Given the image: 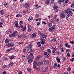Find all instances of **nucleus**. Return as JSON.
Listing matches in <instances>:
<instances>
[{
    "mask_svg": "<svg viewBox=\"0 0 74 74\" xmlns=\"http://www.w3.org/2000/svg\"><path fill=\"white\" fill-rule=\"evenodd\" d=\"M27 59L28 60V63L29 64H31V63L33 62V59H34V56H33V53H30V54L27 57Z\"/></svg>",
    "mask_w": 74,
    "mask_h": 74,
    "instance_id": "nucleus-1",
    "label": "nucleus"
},
{
    "mask_svg": "<svg viewBox=\"0 0 74 74\" xmlns=\"http://www.w3.org/2000/svg\"><path fill=\"white\" fill-rule=\"evenodd\" d=\"M66 12V13L68 14L67 16L69 18L70 15L71 16H72V15H73V13L72 12V9H70V8H68Z\"/></svg>",
    "mask_w": 74,
    "mask_h": 74,
    "instance_id": "nucleus-2",
    "label": "nucleus"
},
{
    "mask_svg": "<svg viewBox=\"0 0 74 74\" xmlns=\"http://www.w3.org/2000/svg\"><path fill=\"white\" fill-rule=\"evenodd\" d=\"M7 47H14V44L12 43H9L6 45Z\"/></svg>",
    "mask_w": 74,
    "mask_h": 74,
    "instance_id": "nucleus-3",
    "label": "nucleus"
},
{
    "mask_svg": "<svg viewBox=\"0 0 74 74\" xmlns=\"http://www.w3.org/2000/svg\"><path fill=\"white\" fill-rule=\"evenodd\" d=\"M60 16L61 19L65 18V14L64 13H61L60 14Z\"/></svg>",
    "mask_w": 74,
    "mask_h": 74,
    "instance_id": "nucleus-4",
    "label": "nucleus"
},
{
    "mask_svg": "<svg viewBox=\"0 0 74 74\" xmlns=\"http://www.w3.org/2000/svg\"><path fill=\"white\" fill-rule=\"evenodd\" d=\"M58 2L59 4H60L61 5H62V6L63 7V8H65L66 7V5L64 4V3H63V4H62V3H61V2L62 1H61V0H58Z\"/></svg>",
    "mask_w": 74,
    "mask_h": 74,
    "instance_id": "nucleus-5",
    "label": "nucleus"
},
{
    "mask_svg": "<svg viewBox=\"0 0 74 74\" xmlns=\"http://www.w3.org/2000/svg\"><path fill=\"white\" fill-rule=\"evenodd\" d=\"M28 30L29 32H30L32 30V27L29 24H28Z\"/></svg>",
    "mask_w": 74,
    "mask_h": 74,
    "instance_id": "nucleus-6",
    "label": "nucleus"
},
{
    "mask_svg": "<svg viewBox=\"0 0 74 74\" xmlns=\"http://www.w3.org/2000/svg\"><path fill=\"white\" fill-rule=\"evenodd\" d=\"M18 34V32L16 31H14L12 34V37H16L17 36V34Z\"/></svg>",
    "mask_w": 74,
    "mask_h": 74,
    "instance_id": "nucleus-7",
    "label": "nucleus"
},
{
    "mask_svg": "<svg viewBox=\"0 0 74 74\" xmlns=\"http://www.w3.org/2000/svg\"><path fill=\"white\" fill-rule=\"evenodd\" d=\"M24 7L25 8H28L30 6V4L28 3H25L24 4Z\"/></svg>",
    "mask_w": 74,
    "mask_h": 74,
    "instance_id": "nucleus-8",
    "label": "nucleus"
},
{
    "mask_svg": "<svg viewBox=\"0 0 74 74\" xmlns=\"http://www.w3.org/2000/svg\"><path fill=\"white\" fill-rule=\"evenodd\" d=\"M3 5L6 8H8V7L9 4L6 2H5L3 4Z\"/></svg>",
    "mask_w": 74,
    "mask_h": 74,
    "instance_id": "nucleus-9",
    "label": "nucleus"
},
{
    "mask_svg": "<svg viewBox=\"0 0 74 74\" xmlns=\"http://www.w3.org/2000/svg\"><path fill=\"white\" fill-rule=\"evenodd\" d=\"M27 51L28 53H30V52H32L33 51V50L31 48H29L27 50Z\"/></svg>",
    "mask_w": 74,
    "mask_h": 74,
    "instance_id": "nucleus-10",
    "label": "nucleus"
},
{
    "mask_svg": "<svg viewBox=\"0 0 74 74\" xmlns=\"http://www.w3.org/2000/svg\"><path fill=\"white\" fill-rule=\"evenodd\" d=\"M65 47H67L68 48H70V47H71L70 45L68 43H66V44H65Z\"/></svg>",
    "mask_w": 74,
    "mask_h": 74,
    "instance_id": "nucleus-11",
    "label": "nucleus"
},
{
    "mask_svg": "<svg viewBox=\"0 0 74 74\" xmlns=\"http://www.w3.org/2000/svg\"><path fill=\"white\" fill-rule=\"evenodd\" d=\"M41 39H42V38H46V35L44 34H42L41 35Z\"/></svg>",
    "mask_w": 74,
    "mask_h": 74,
    "instance_id": "nucleus-12",
    "label": "nucleus"
},
{
    "mask_svg": "<svg viewBox=\"0 0 74 74\" xmlns=\"http://www.w3.org/2000/svg\"><path fill=\"white\" fill-rule=\"evenodd\" d=\"M45 39H40V41L41 42V44H44L45 43Z\"/></svg>",
    "mask_w": 74,
    "mask_h": 74,
    "instance_id": "nucleus-13",
    "label": "nucleus"
},
{
    "mask_svg": "<svg viewBox=\"0 0 74 74\" xmlns=\"http://www.w3.org/2000/svg\"><path fill=\"white\" fill-rule=\"evenodd\" d=\"M42 63H43L42 62H39L37 63V65L38 66H41V65L42 64Z\"/></svg>",
    "mask_w": 74,
    "mask_h": 74,
    "instance_id": "nucleus-14",
    "label": "nucleus"
},
{
    "mask_svg": "<svg viewBox=\"0 0 74 74\" xmlns=\"http://www.w3.org/2000/svg\"><path fill=\"white\" fill-rule=\"evenodd\" d=\"M51 42H56V39L55 38H54L53 39H52L51 40Z\"/></svg>",
    "mask_w": 74,
    "mask_h": 74,
    "instance_id": "nucleus-15",
    "label": "nucleus"
},
{
    "mask_svg": "<svg viewBox=\"0 0 74 74\" xmlns=\"http://www.w3.org/2000/svg\"><path fill=\"white\" fill-rule=\"evenodd\" d=\"M49 64V62L47 61V60H45L44 61V64H45L46 65H48Z\"/></svg>",
    "mask_w": 74,
    "mask_h": 74,
    "instance_id": "nucleus-16",
    "label": "nucleus"
},
{
    "mask_svg": "<svg viewBox=\"0 0 74 74\" xmlns=\"http://www.w3.org/2000/svg\"><path fill=\"white\" fill-rule=\"evenodd\" d=\"M16 17H17V18H22V16L19 14L16 15Z\"/></svg>",
    "mask_w": 74,
    "mask_h": 74,
    "instance_id": "nucleus-17",
    "label": "nucleus"
},
{
    "mask_svg": "<svg viewBox=\"0 0 74 74\" xmlns=\"http://www.w3.org/2000/svg\"><path fill=\"white\" fill-rule=\"evenodd\" d=\"M56 60L58 63H59L60 62V58L58 57L56 58Z\"/></svg>",
    "mask_w": 74,
    "mask_h": 74,
    "instance_id": "nucleus-18",
    "label": "nucleus"
},
{
    "mask_svg": "<svg viewBox=\"0 0 74 74\" xmlns=\"http://www.w3.org/2000/svg\"><path fill=\"white\" fill-rule=\"evenodd\" d=\"M0 13H1V15H3L4 14V12L3 10H1L0 12Z\"/></svg>",
    "mask_w": 74,
    "mask_h": 74,
    "instance_id": "nucleus-19",
    "label": "nucleus"
},
{
    "mask_svg": "<svg viewBox=\"0 0 74 74\" xmlns=\"http://www.w3.org/2000/svg\"><path fill=\"white\" fill-rule=\"evenodd\" d=\"M26 26H24L23 27V28L22 29L23 31V32H25V31H26Z\"/></svg>",
    "mask_w": 74,
    "mask_h": 74,
    "instance_id": "nucleus-20",
    "label": "nucleus"
},
{
    "mask_svg": "<svg viewBox=\"0 0 74 74\" xmlns=\"http://www.w3.org/2000/svg\"><path fill=\"white\" fill-rule=\"evenodd\" d=\"M22 36L23 38H26L27 37V36H26V34H23Z\"/></svg>",
    "mask_w": 74,
    "mask_h": 74,
    "instance_id": "nucleus-21",
    "label": "nucleus"
},
{
    "mask_svg": "<svg viewBox=\"0 0 74 74\" xmlns=\"http://www.w3.org/2000/svg\"><path fill=\"white\" fill-rule=\"evenodd\" d=\"M32 36L33 37H37V35L36 34H32Z\"/></svg>",
    "mask_w": 74,
    "mask_h": 74,
    "instance_id": "nucleus-22",
    "label": "nucleus"
},
{
    "mask_svg": "<svg viewBox=\"0 0 74 74\" xmlns=\"http://www.w3.org/2000/svg\"><path fill=\"white\" fill-rule=\"evenodd\" d=\"M51 28L52 29V30H55V29H56V27H55V26L53 25L52 27H51Z\"/></svg>",
    "mask_w": 74,
    "mask_h": 74,
    "instance_id": "nucleus-23",
    "label": "nucleus"
},
{
    "mask_svg": "<svg viewBox=\"0 0 74 74\" xmlns=\"http://www.w3.org/2000/svg\"><path fill=\"white\" fill-rule=\"evenodd\" d=\"M58 8V6H57L56 5H54V6L53 7V8H54V10H56V9H57Z\"/></svg>",
    "mask_w": 74,
    "mask_h": 74,
    "instance_id": "nucleus-24",
    "label": "nucleus"
},
{
    "mask_svg": "<svg viewBox=\"0 0 74 74\" xmlns=\"http://www.w3.org/2000/svg\"><path fill=\"white\" fill-rule=\"evenodd\" d=\"M37 45H38V47H41V44H40V42H38L37 43Z\"/></svg>",
    "mask_w": 74,
    "mask_h": 74,
    "instance_id": "nucleus-25",
    "label": "nucleus"
},
{
    "mask_svg": "<svg viewBox=\"0 0 74 74\" xmlns=\"http://www.w3.org/2000/svg\"><path fill=\"white\" fill-rule=\"evenodd\" d=\"M33 20V17L32 16L29 17V19H28V21H31Z\"/></svg>",
    "mask_w": 74,
    "mask_h": 74,
    "instance_id": "nucleus-26",
    "label": "nucleus"
},
{
    "mask_svg": "<svg viewBox=\"0 0 74 74\" xmlns=\"http://www.w3.org/2000/svg\"><path fill=\"white\" fill-rule=\"evenodd\" d=\"M14 63L12 62H10V64H9V66H11Z\"/></svg>",
    "mask_w": 74,
    "mask_h": 74,
    "instance_id": "nucleus-27",
    "label": "nucleus"
},
{
    "mask_svg": "<svg viewBox=\"0 0 74 74\" xmlns=\"http://www.w3.org/2000/svg\"><path fill=\"white\" fill-rule=\"evenodd\" d=\"M5 43L6 44H7V43H8L9 42V40L8 39H6L5 40Z\"/></svg>",
    "mask_w": 74,
    "mask_h": 74,
    "instance_id": "nucleus-28",
    "label": "nucleus"
},
{
    "mask_svg": "<svg viewBox=\"0 0 74 74\" xmlns=\"http://www.w3.org/2000/svg\"><path fill=\"white\" fill-rule=\"evenodd\" d=\"M66 18V19H67V20H68L69 19V17L67 16V15H65V18Z\"/></svg>",
    "mask_w": 74,
    "mask_h": 74,
    "instance_id": "nucleus-29",
    "label": "nucleus"
},
{
    "mask_svg": "<svg viewBox=\"0 0 74 74\" xmlns=\"http://www.w3.org/2000/svg\"><path fill=\"white\" fill-rule=\"evenodd\" d=\"M35 8L36 9V10H38L39 8V6L38 5H36L35 6Z\"/></svg>",
    "mask_w": 74,
    "mask_h": 74,
    "instance_id": "nucleus-30",
    "label": "nucleus"
},
{
    "mask_svg": "<svg viewBox=\"0 0 74 74\" xmlns=\"http://www.w3.org/2000/svg\"><path fill=\"white\" fill-rule=\"evenodd\" d=\"M50 22L51 23H55V22H54V21L52 19L50 20Z\"/></svg>",
    "mask_w": 74,
    "mask_h": 74,
    "instance_id": "nucleus-31",
    "label": "nucleus"
},
{
    "mask_svg": "<svg viewBox=\"0 0 74 74\" xmlns=\"http://www.w3.org/2000/svg\"><path fill=\"white\" fill-rule=\"evenodd\" d=\"M48 26H49V27H51L52 26V23H50L48 24Z\"/></svg>",
    "mask_w": 74,
    "mask_h": 74,
    "instance_id": "nucleus-32",
    "label": "nucleus"
},
{
    "mask_svg": "<svg viewBox=\"0 0 74 74\" xmlns=\"http://www.w3.org/2000/svg\"><path fill=\"white\" fill-rule=\"evenodd\" d=\"M33 64L34 65H37V62L36 61H34L33 62Z\"/></svg>",
    "mask_w": 74,
    "mask_h": 74,
    "instance_id": "nucleus-33",
    "label": "nucleus"
},
{
    "mask_svg": "<svg viewBox=\"0 0 74 74\" xmlns=\"http://www.w3.org/2000/svg\"><path fill=\"white\" fill-rule=\"evenodd\" d=\"M57 64H58L56 63H54V68H56V67H57Z\"/></svg>",
    "mask_w": 74,
    "mask_h": 74,
    "instance_id": "nucleus-34",
    "label": "nucleus"
},
{
    "mask_svg": "<svg viewBox=\"0 0 74 74\" xmlns=\"http://www.w3.org/2000/svg\"><path fill=\"white\" fill-rule=\"evenodd\" d=\"M49 31L51 32H52L53 31L52 30V29L51 28H49Z\"/></svg>",
    "mask_w": 74,
    "mask_h": 74,
    "instance_id": "nucleus-35",
    "label": "nucleus"
},
{
    "mask_svg": "<svg viewBox=\"0 0 74 74\" xmlns=\"http://www.w3.org/2000/svg\"><path fill=\"white\" fill-rule=\"evenodd\" d=\"M27 70L28 71L30 72V71H32V69H30V68H27Z\"/></svg>",
    "mask_w": 74,
    "mask_h": 74,
    "instance_id": "nucleus-36",
    "label": "nucleus"
},
{
    "mask_svg": "<svg viewBox=\"0 0 74 74\" xmlns=\"http://www.w3.org/2000/svg\"><path fill=\"white\" fill-rule=\"evenodd\" d=\"M32 44H30L29 45V48H32Z\"/></svg>",
    "mask_w": 74,
    "mask_h": 74,
    "instance_id": "nucleus-37",
    "label": "nucleus"
},
{
    "mask_svg": "<svg viewBox=\"0 0 74 74\" xmlns=\"http://www.w3.org/2000/svg\"><path fill=\"white\" fill-rule=\"evenodd\" d=\"M60 50H61V52H64V50H63V48H61L60 49Z\"/></svg>",
    "mask_w": 74,
    "mask_h": 74,
    "instance_id": "nucleus-38",
    "label": "nucleus"
},
{
    "mask_svg": "<svg viewBox=\"0 0 74 74\" xmlns=\"http://www.w3.org/2000/svg\"><path fill=\"white\" fill-rule=\"evenodd\" d=\"M38 35H40V36H41L42 34L40 31H38Z\"/></svg>",
    "mask_w": 74,
    "mask_h": 74,
    "instance_id": "nucleus-39",
    "label": "nucleus"
},
{
    "mask_svg": "<svg viewBox=\"0 0 74 74\" xmlns=\"http://www.w3.org/2000/svg\"><path fill=\"white\" fill-rule=\"evenodd\" d=\"M50 0H47L46 2V4H49V3Z\"/></svg>",
    "mask_w": 74,
    "mask_h": 74,
    "instance_id": "nucleus-40",
    "label": "nucleus"
},
{
    "mask_svg": "<svg viewBox=\"0 0 74 74\" xmlns=\"http://www.w3.org/2000/svg\"><path fill=\"white\" fill-rule=\"evenodd\" d=\"M16 27H18V28H21V27L18 25V24L15 25Z\"/></svg>",
    "mask_w": 74,
    "mask_h": 74,
    "instance_id": "nucleus-41",
    "label": "nucleus"
},
{
    "mask_svg": "<svg viewBox=\"0 0 74 74\" xmlns=\"http://www.w3.org/2000/svg\"><path fill=\"white\" fill-rule=\"evenodd\" d=\"M67 70H68V71H70V70H71V67H69L67 69Z\"/></svg>",
    "mask_w": 74,
    "mask_h": 74,
    "instance_id": "nucleus-42",
    "label": "nucleus"
},
{
    "mask_svg": "<svg viewBox=\"0 0 74 74\" xmlns=\"http://www.w3.org/2000/svg\"><path fill=\"white\" fill-rule=\"evenodd\" d=\"M56 52V51H52V55H55Z\"/></svg>",
    "mask_w": 74,
    "mask_h": 74,
    "instance_id": "nucleus-43",
    "label": "nucleus"
},
{
    "mask_svg": "<svg viewBox=\"0 0 74 74\" xmlns=\"http://www.w3.org/2000/svg\"><path fill=\"white\" fill-rule=\"evenodd\" d=\"M47 51L49 53H51V50L50 49H48L47 50Z\"/></svg>",
    "mask_w": 74,
    "mask_h": 74,
    "instance_id": "nucleus-44",
    "label": "nucleus"
},
{
    "mask_svg": "<svg viewBox=\"0 0 74 74\" xmlns=\"http://www.w3.org/2000/svg\"><path fill=\"white\" fill-rule=\"evenodd\" d=\"M14 58V57L13 56H12L10 57V59H13Z\"/></svg>",
    "mask_w": 74,
    "mask_h": 74,
    "instance_id": "nucleus-45",
    "label": "nucleus"
},
{
    "mask_svg": "<svg viewBox=\"0 0 74 74\" xmlns=\"http://www.w3.org/2000/svg\"><path fill=\"white\" fill-rule=\"evenodd\" d=\"M18 44H19V45L22 44H23V42L22 41H20L18 43Z\"/></svg>",
    "mask_w": 74,
    "mask_h": 74,
    "instance_id": "nucleus-46",
    "label": "nucleus"
},
{
    "mask_svg": "<svg viewBox=\"0 0 74 74\" xmlns=\"http://www.w3.org/2000/svg\"><path fill=\"white\" fill-rule=\"evenodd\" d=\"M47 55H46L45 56V58H48V57H49V54H47Z\"/></svg>",
    "mask_w": 74,
    "mask_h": 74,
    "instance_id": "nucleus-47",
    "label": "nucleus"
},
{
    "mask_svg": "<svg viewBox=\"0 0 74 74\" xmlns=\"http://www.w3.org/2000/svg\"><path fill=\"white\" fill-rule=\"evenodd\" d=\"M74 58H71L70 59V61H71L72 62H73V61H74Z\"/></svg>",
    "mask_w": 74,
    "mask_h": 74,
    "instance_id": "nucleus-48",
    "label": "nucleus"
},
{
    "mask_svg": "<svg viewBox=\"0 0 74 74\" xmlns=\"http://www.w3.org/2000/svg\"><path fill=\"white\" fill-rule=\"evenodd\" d=\"M27 11L28 12H30L32 11V10L30 9H28L27 10Z\"/></svg>",
    "mask_w": 74,
    "mask_h": 74,
    "instance_id": "nucleus-49",
    "label": "nucleus"
},
{
    "mask_svg": "<svg viewBox=\"0 0 74 74\" xmlns=\"http://www.w3.org/2000/svg\"><path fill=\"white\" fill-rule=\"evenodd\" d=\"M65 3L67 4L68 2H69V0H65Z\"/></svg>",
    "mask_w": 74,
    "mask_h": 74,
    "instance_id": "nucleus-50",
    "label": "nucleus"
},
{
    "mask_svg": "<svg viewBox=\"0 0 74 74\" xmlns=\"http://www.w3.org/2000/svg\"><path fill=\"white\" fill-rule=\"evenodd\" d=\"M18 74H22V71H20L18 72Z\"/></svg>",
    "mask_w": 74,
    "mask_h": 74,
    "instance_id": "nucleus-51",
    "label": "nucleus"
},
{
    "mask_svg": "<svg viewBox=\"0 0 74 74\" xmlns=\"http://www.w3.org/2000/svg\"><path fill=\"white\" fill-rule=\"evenodd\" d=\"M36 70H37V71H40V68H37V67L36 68Z\"/></svg>",
    "mask_w": 74,
    "mask_h": 74,
    "instance_id": "nucleus-52",
    "label": "nucleus"
},
{
    "mask_svg": "<svg viewBox=\"0 0 74 74\" xmlns=\"http://www.w3.org/2000/svg\"><path fill=\"white\" fill-rule=\"evenodd\" d=\"M21 24H23V21H20V25H21Z\"/></svg>",
    "mask_w": 74,
    "mask_h": 74,
    "instance_id": "nucleus-53",
    "label": "nucleus"
},
{
    "mask_svg": "<svg viewBox=\"0 0 74 74\" xmlns=\"http://www.w3.org/2000/svg\"><path fill=\"white\" fill-rule=\"evenodd\" d=\"M21 37H22V36H21L20 35H18V38H21Z\"/></svg>",
    "mask_w": 74,
    "mask_h": 74,
    "instance_id": "nucleus-54",
    "label": "nucleus"
},
{
    "mask_svg": "<svg viewBox=\"0 0 74 74\" xmlns=\"http://www.w3.org/2000/svg\"><path fill=\"white\" fill-rule=\"evenodd\" d=\"M58 11H59V9H57L55 10V12H58Z\"/></svg>",
    "mask_w": 74,
    "mask_h": 74,
    "instance_id": "nucleus-55",
    "label": "nucleus"
},
{
    "mask_svg": "<svg viewBox=\"0 0 74 74\" xmlns=\"http://www.w3.org/2000/svg\"><path fill=\"white\" fill-rule=\"evenodd\" d=\"M23 52H26V49H23Z\"/></svg>",
    "mask_w": 74,
    "mask_h": 74,
    "instance_id": "nucleus-56",
    "label": "nucleus"
},
{
    "mask_svg": "<svg viewBox=\"0 0 74 74\" xmlns=\"http://www.w3.org/2000/svg\"><path fill=\"white\" fill-rule=\"evenodd\" d=\"M18 22H17V21H15V22H14V24L15 25H16L17 24H18Z\"/></svg>",
    "mask_w": 74,
    "mask_h": 74,
    "instance_id": "nucleus-57",
    "label": "nucleus"
},
{
    "mask_svg": "<svg viewBox=\"0 0 74 74\" xmlns=\"http://www.w3.org/2000/svg\"><path fill=\"white\" fill-rule=\"evenodd\" d=\"M40 58H41V56H37V59H40Z\"/></svg>",
    "mask_w": 74,
    "mask_h": 74,
    "instance_id": "nucleus-58",
    "label": "nucleus"
},
{
    "mask_svg": "<svg viewBox=\"0 0 74 74\" xmlns=\"http://www.w3.org/2000/svg\"><path fill=\"white\" fill-rule=\"evenodd\" d=\"M67 55L68 57H69V56H70V53H67Z\"/></svg>",
    "mask_w": 74,
    "mask_h": 74,
    "instance_id": "nucleus-59",
    "label": "nucleus"
},
{
    "mask_svg": "<svg viewBox=\"0 0 74 74\" xmlns=\"http://www.w3.org/2000/svg\"><path fill=\"white\" fill-rule=\"evenodd\" d=\"M63 74H69V73L67 72H64Z\"/></svg>",
    "mask_w": 74,
    "mask_h": 74,
    "instance_id": "nucleus-60",
    "label": "nucleus"
},
{
    "mask_svg": "<svg viewBox=\"0 0 74 74\" xmlns=\"http://www.w3.org/2000/svg\"><path fill=\"white\" fill-rule=\"evenodd\" d=\"M48 54L47 52H45L44 53V55H48Z\"/></svg>",
    "mask_w": 74,
    "mask_h": 74,
    "instance_id": "nucleus-61",
    "label": "nucleus"
},
{
    "mask_svg": "<svg viewBox=\"0 0 74 74\" xmlns=\"http://www.w3.org/2000/svg\"><path fill=\"white\" fill-rule=\"evenodd\" d=\"M70 42L71 44H74V41H71Z\"/></svg>",
    "mask_w": 74,
    "mask_h": 74,
    "instance_id": "nucleus-62",
    "label": "nucleus"
},
{
    "mask_svg": "<svg viewBox=\"0 0 74 74\" xmlns=\"http://www.w3.org/2000/svg\"><path fill=\"white\" fill-rule=\"evenodd\" d=\"M6 73H7V72H6L5 71H4L3 72V74H6Z\"/></svg>",
    "mask_w": 74,
    "mask_h": 74,
    "instance_id": "nucleus-63",
    "label": "nucleus"
},
{
    "mask_svg": "<svg viewBox=\"0 0 74 74\" xmlns=\"http://www.w3.org/2000/svg\"><path fill=\"white\" fill-rule=\"evenodd\" d=\"M71 7H72L73 8H74V4H72L71 5Z\"/></svg>",
    "mask_w": 74,
    "mask_h": 74,
    "instance_id": "nucleus-64",
    "label": "nucleus"
}]
</instances>
